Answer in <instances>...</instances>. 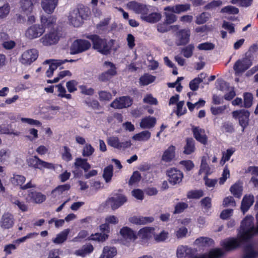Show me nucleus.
I'll return each instance as SVG.
<instances>
[{
  "label": "nucleus",
  "instance_id": "obj_1",
  "mask_svg": "<svg viewBox=\"0 0 258 258\" xmlns=\"http://www.w3.org/2000/svg\"><path fill=\"white\" fill-rule=\"evenodd\" d=\"M86 38L91 40L92 48L103 55H108L111 53L114 40L110 39L109 41L105 38H101L97 34L86 35Z\"/></svg>",
  "mask_w": 258,
  "mask_h": 258
},
{
  "label": "nucleus",
  "instance_id": "obj_2",
  "mask_svg": "<svg viewBox=\"0 0 258 258\" xmlns=\"http://www.w3.org/2000/svg\"><path fill=\"white\" fill-rule=\"evenodd\" d=\"M26 163L29 167L40 171H44L45 169H54L53 164L44 161L36 155L28 158L26 159Z\"/></svg>",
  "mask_w": 258,
  "mask_h": 258
},
{
  "label": "nucleus",
  "instance_id": "obj_3",
  "mask_svg": "<svg viewBox=\"0 0 258 258\" xmlns=\"http://www.w3.org/2000/svg\"><path fill=\"white\" fill-rule=\"evenodd\" d=\"M91 47V44L89 41L82 39H76L70 47V54L74 55L85 52Z\"/></svg>",
  "mask_w": 258,
  "mask_h": 258
},
{
  "label": "nucleus",
  "instance_id": "obj_4",
  "mask_svg": "<svg viewBox=\"0 0 258 258\" xmlns=\"http://www.w3.org/2000/svg\"><path fill=\"white\" fill-rule=\"evenodd\" d=\"M127 201V199L124 195L113 192L112 194V196L107 199L106 203L113 210H115L122 206Z\"/></svg>",
  "mask_w": 258,
  "mask_h": 258
},
{
  "label": "nucleus",
  "instance_id": "obj_5",
  "mask_svg": "<svg viewBox=\"0 0 258 258\" xmlns=\"http://www.w3.org/2000/svg\"><path fill=\"white\" fill-rule=\"evenodd\" d=\"M232 114L233 118L238 119L239 124L242 127V131L244 132L249 124L250 116L249 111L242 109L233 111Z\"/></svg>",
  "mask_w": 258,
  "mask_h": 258
},
{
  "label": "nucleus",
  "instance_id": "obj_6",
  "mask_svg": "<svg viewBox=\"0 0 258 258\" xmlns=\"http://www.w3.org/2000/svg\"><path fill=\"white\" fill-rule=\"evenodd\" d=\"M105 66H109L110 68L100 74L98 76V80L102 82H106L110 81L117 74V69L115 65L110 61H105L104 63Z\"/></svg>",
  "mask_w": 258,
  "mask_h": 258
},
{
  "label": "nucleus",
  "instance_id": "obj_7",
  "mask_svg": "<svg viewBox=\"0 0 258 258\" xmlns=\"http://www.w3.org/2000/svg\"><path fill=\"white\" fill-rule=\"evenodd\" d=\"M169 182L172 185L179 184L183 178V174L181 171L176 168H171L166 171Z\"/></svg>",
  "mask_w": 258,
  "mask_h": 258
},
{
  "label": "nucleus",
  "instance_id": "obj_8",
  "mask_svg": "<svg viewBox=\"0 0 258 258\" xmlns=\"http://www.w3.org/2000/svg\"><path fill=\"white\" fill-rule=\"evenodd\" d=\"M128 8L134 11L137 14L141 15V18L142 19L143 16L149 13V6L138 3L136 1H131L127 4Z\"/></svg>",
  "mask_w": 258,
  "mask_h": 258
},
{
  "label": "nucleus",
  "instance_id": "obj_9",
  "mask_svg": "<svg viewBox=\"0 0 258 258\" xmlns=\"http://www.w3.org/2000/svg\"><path fill=\"white\" fill-rule=\"evenodd\" d=\"M252 64L250 57L245 56L237 60L234 63L233 69L236 74H239L248 70Z\"/></svg>",
  "mask_w": 258,
  "mask_h": 258
},
{
  "label": "nucleus",
  "instance_id": "obj_10",
  "mask_svg": "<svg viewBox=\"0 0 258 258\" xmlns=\"http://www.w3.org/2000/svg\"><path fill=\"white\" fill-rule=\"evenodd\" d=\"M133 103V99L128 96L116 98L110 104V106L115 109H121L130 107Z\"/></svg>",
  "mask_w": 258,
  "mask_h": 258
},
{
  "label": "nucleus",
  "instance_id": "obj_11",
  "mask_svg": "<svg viewBox=\"0 0 258 258\" xmlns=\"http://www.w3.org/2000/svg\"><path fill=\"white\" fill-rule=\"evenodd\" d=\"M190 31L188 28L178 30L175 35V44L177 46H185L190 41Z\"/></svg>",
  "mask_w": 258,
  "mask_h": 258
},
{
  "label": "nucleus",
  "instance_id": "obj_12",
  "mask_svg": "<svg viewBox=\"0 0 258 258\" xmlns=\"http://www.w3.org/2000/svg\"><path fill=\"white\" fill-rule=\"evenodd\" d=\"M38 57V51L35 49H31L24 51L19 59L20 62L25 65H30Z\"/></svg>",
  "mask_w": 258,
  "mask_h": 258
},
{
  "label": "nucleus",
  "instance_id": "obj_13",
  "mask_svg": "<svg viewBox=\"0 0 258 258\" xmlns=\"http://www.w3.org/2000/svg\"><path fill=\"white\" fill-rule=\"evenodd\" d=\"M25 199L29 203L41 204L46 200V196L41 192L30 189L28 191Z\"/></svg>",
  "mask_w": 258,
  "mask_h": 258
},
{
  "label": "nucleus",
  "instance_id": "obj_14",
  "mask_svg": "<svg viewBox=\"0 0 258 258\" xmlns=\"http://www.w3.org/2000/svg\"><path fill=\"white\" fill-rule=\"evenodd\" d=\"M45 32V28L41 25L34 24L29 27L26 31L25 35L30 39L40 37Z\"/></svg>",
  "mask_w": 258,
  "mask_h": 258
},
{
  "label": "nucleus",
  "instance_id": "obj_15",
  "mask_svg": "<svg viewBox=\"0 0 258 258\" xmlns=\"http://www.w3.org/2000/svg\"><path fill=\"white\" fill-rule=\"evenodd\" d=\"M241 241L238 238L230 237L221 241V245L226 251H230L240 247Z\"/></svg>",
  "mask_w": 258,
  "mask_h": 258
},
{
  "label": "nucleus",
  "instance_id": "obj_16",
  "mask_svg": "<svg viewBox=\"0 0 258 258\" xmlns=\"http://www.w3.org/2000/svg\"><path fill=\"white\" fill-rule=\"evenodd\" d=\"M192 132L193 136L195 139L200 143L205 145L208 143V137L205 134V131L204 129L199 126H192Z\"/></svg>",
  "mask_w": 258,
  "mask_h": 258
},
{
  "label": "nucleus",
  "instance_id": "obj_17",
  "mask_svg": "<svg viewBox=\"0 0 258 258\" xmlns=\"http://www.w3.org/2000/svg\"><path fill=\"white\" fill-rule=\"evenodd\" d=\"M258 234L257 228L255 229H240L238 237L241 242H247L255 234Z\"/></svg>",
  "mask_w": 258,
  "mask_h": 258
},
{
  "label": "nucleus",
  "instance_id": "obj_18",
  "mask_svg": "<svg viewBox=\"0 0 258 258\" xmlns=\"http://www.w3.org/2000/svg\"><path fill=\"white\" fill-rule=\"evenodd\" d=\"M59 39L56 32H51L46 34L41 39L42 43L45 46H50L57 43Z\"/></svg>",
  "mask_w": 258,
  "mask_h": 258
},
{
  "label": "nucleus",
  "instance_id": "obj_19",
  "mask_svg": "<svg viewBox=\"0 0 258 258\" xmlns=\"http://www.w3.org/2000/svg\"><path fill=\"white\" fill-rule=\"evenodd\" d=\"M119 233L122 238L130 241H135L138 238L137 234L132 228L124 226L120 229Z\"/></svg>",
  "mask_w": 258,
  "mask_h": 258
},
{
  "label": "nucleus",
  "instance_id": "obj_20",
  "mask_svg": "<svg viewBox=\"0 0 258 258\" xmlns=\"http://www.w3.org/2000/svg\"><path fill=\"white\" fill-rule=\"evenodd\" d=\"M190 9V5L189 4H177L173 6H167L164 8L165 11L171 12L176 14H180L187 12Z\"/></svg>",
  "mask_w": 258,
  "mask_h": 258
},
{
  "label": "nucleus",
  "instance_id": "obj_21",
  "mask_svg": "<svg viewBox=\"0 0 258 258\" xmlns=\"http://www.w3.org/2000/svg\"><path fill=\"white\" fill-rule=\"evenodd\" d=\"M254 202V198L252 195H245L241 201L240 207L241 211L243 213L246 212L253 205Z\"/></svg>",
  "mask_w": 258,
  "mask_h": 258
},
{
  "label": "nucleus",
  "instance_id": "obj_22",
  "mask_svg": "<svg viewBox=\"0 0 258 258\" xmlns=\"http://www.w3.org/2000/svg\"><path fill=\"white\" fill-rule=\"evenodd\" d=\"M58 0H42L41 7L47 13L52 14L58 4Z\"/></svg>",
  "mask_w": 258,
  "mask_h": 258
},
{
  "label": "nucleus",
  "instance_id": "obj_23",
  "mask_svg": "<svg viewBox=\"0 0 258 258\" xmlns=\"http://www.w3.org/2000/svg\"><path fill=\"white\" fill-rule=\"evenodd\" d=\"M229 190L235 198L240 199L243 191L242 181L240 180L236 181L231 186Z\"/></svg>",
  "mask_w": 258,
  "mask_h": 258
},
{
  "label": "nucleus",
  "instance_id": "obj_24",
  "mask_svg": "<svg viewBox=\"0 0 258 258\" xmlns=\"http://www.w3.org/2000/svg\"><path fill=\"white\" fill-rule=\"evenodd\" d=\"M154 219L153 217L133 216L129 218V221L136 225H145L152 222Z\"/></svg>",
  "mask_w": 258,
  "mask_h": 258
},
{
  "label": "nucleus",
  "instance_id": "obj_25",
  "mask_svg": "<svg viewBox=\"0 0 258 258\" xmlns=\"http://www.w3.org/2000/svg\"><path fill=\"white\" fill-rule=\"evenodd\" d=\"M1 226L5 229L11 228L14 223L13 216L9 213H5L1 219Z\"/></svg>",
  "mask_w": 258,
  "mask_h": 258
},
{
  "label": "nucleus",
  "instance_id": "obj_26",
  "mask_svg": "<svg viewBox=\"0 0 258 258\" xmlns=\"http://www.w3.org/2000/svg\"><path fill=\"white\" fill-rule=\"evenodd\" d=\"M258 256V252L254 249L251 243L246 244L243 248L242 258H256Z\"/></svg>",
  "mask_w": 258,
  "mask_h": 258
},
{
  "label": "nucleus",
  "instance_id": "obj_27",
  "mask_svg": "<svg viewBox=\"0 0 258 258\" xmlns=\"http://www.w3.org/2000/svg\"><path fill=\"white\" fill-rule=\"evenodd\" d=\"M156 123V119L153 116H146L142 119L140 122V126L142 128H151L153 127Z\"/></svg>",
  "mask_w": 258,
  "mask_h": 258
},
{
  "label": "nucleus",
  "instance_id": "obj_28",
  "mask_svg": "<svg viewBox=\"0 0 258 258\" xmlns=\"http://www.w3.org/2000/svg\"><path fill=\"white\" fill-rule=\"evenodd\" d=\"M175 147L173 145L170 146L163 153L162 160L166 162H170L175 157Z\"/></svg>",
  "mask_w": 258,
  "mask_h": 258
},
{
  "label": "nucleus",
  "instance_id": "obj_29",
  "mask_svg": "<svg viewBox=\"0 0 258 258\" xmlns=\"http://www.w3.org/2000/svg\"><path fill=\"white\" fill-rule=\"evenodd\" d=\"M185 141L186 144L184 147L183 153L186 155H190L195 151V141L192 138H187Z\"/></svg>",
  "mask_w": 258,
  "mask_h": 258
},
{
  "label": "nucleus",
  "instance_id": "obj_30",
  "mask_svg": "<svg viewBox=\"0 0 258 258\" xmlns=\"http://www.w3.org/2000/svg\"><path fill=\"white\" fill-rule=\"evenodd\" d=\"M56 18L54 16H42L41 17V23L44 28L53 27L56 23Z\"/></svg>",
  "mask_w": 258,
  "mask_h": 258
},
{
  "label": "nucleus",
  "instance_id": "obj_31",
  "mask_svg": "<svg viewBox=\"0 0 258 258\" xmlns=\"http://www.w3.org/2000/svg\"><path fill=\"white\" fill-rule=\"evenodd\" d=\"M74 165L76 168H81L85 172H87L91 168L90 164L88 162L87 159L85 158H77Z\"/></svg>",
  "mask_w": 258,
  "mask_h": 258
},
{
  "label": "nucleus",
  "instance_id": "obj_32",
  "mask_svg": "<svg viewBox=\"0 0 258 258\" xmlns=\"http://www.w3.org/2000/svg\"><path fill=\"white\" fill-rule=\"evenodd\" d=\"M154 231V228L150 227H145L141 228L139 231L137 236L143 239H148L152 237V233Z\"/></svg>",
  "mask_w": 258,
  "mask_h": 258
},
{
  "label": "nucleus",
  "instance_id": "obj_33",
  "mask_svg": "<svg viewBox=\"0 0 258 258\" xmlns=\"http://www.w3.org/2000/svg\"><path fill=\"white\" fill-rule=\"evenodd\" d=\"M20 4L22 11L27 15L30 14L33 9L32 0H21Z\"/></svg>",
  "mask_w": 258,
  "mask_h": 258
},
{
  "label": "nucleus",
  "instance_id": "obj_34",
  "mask_svg": "<svg viewBox=\"0 0 258 258\" xmlns=\"http://www.w3.org/2000/svg\"><path fill=\"white\" fill-rule=\"evenodd\" d=\"M197 245L203 247L213 246L215 244L214 240L207 237H200L195 240Z\"/></svg>",
  "mask_w": 258,
  "mask_h": 258
},
{
  "label": "nucleus",
  "instance_id": "obj_35",
  "mask_svg": "<svg viewBox=\"0 0 258 258\" xmlns=\"http://www.w3.org/2000/svg\"><path fill=\"white\" fill-rule=\"evenodd\" d=\"M93 250L94 247L93 245L89 243L83 245L82 248L77 250L75 251V254L77 255L84 257L87 254L91 253L92 252H93Z\"/></svg>",
  "mask_w": 258,
  "mask_h": 258
},
{
  "label": "nucleus",
  "instance_id": "obj_36",
  "mask_svg": "<svg viewBox=\"0 0 258 258\" xmlns=\"http://www.w3.org/2000/svg\"><path fill=\"white\" fill-rule=\"evenodd\" d=\"M253 220V219L252 216H246L241 221L240 229H256V227H255L254 226Z\"/></svg>",
  "mask_w": 258,
  "mask_h": 258
},
{
  "label": "nucleus",
  "instance_id": "obj_37",
  "mask_svg": "<svg viewBox=\"0 0 258 258\" xmlns=\"http://www.w3.org/2000/svg\"><path fill=\"white\" fill-rule=\"evenodd\" d=\"M116 253L117 250L114 247L105 246L99 258H112Z\"/></svg>",
  "mask_w": 258,
  "mask_h": 258
},
{
  "label": "nucleus",
  "instance_id": "obj_38",
  "mask_svg": "<svg viewBox=\"0 0 258 258\" xmlns=\"http://www.w3.org/2000/svg\"><path fill=\"white\" fill-rule=\"evenodd\" d=\"M161 18V15L159 13H152L146 14L142 19L143 20L151 23H155L158 22Z\"/></svg>",
  "mask_w": 258,
  "mask_h": 258
},
{
  "label": "nucleus",
  "instance_id": "obj_39",
  "mask_svg": "<svg viewBox=\"0 0 258 258\" xmlns=\"http://www.w3.org/2000/svg\"><path fill=\"white\" fill-rule=\"evenodd\" d=\"M69 232V229H64L57 234L56 237L53 240V242L56 244H61L67 240Z\"/></svg>",
  "mask_w": 258,
  "mask_h": 258
},
{
  "label": "nucleus",
  "instance_id": "obj_40",
  "mask_svg": "<svg viewBox=\"0 0 258 258\" xmlns=\"http://www.w3.org/2000/svg\"><path fill=\"white\" fill-rule=\"evenodd\" d=\"M151 137V133L148 131H142L136 134L133 137V139L139 141H148Z\"/></svg>",
  "mask_w": 258,
  "mask_h": 258
},
{
  "label": "nucleus",
  "instance_id": "obj_41",
  "mask_svg": "<svg viewBox=\"0 0 258 258\" xmlns=\"http://www.w3.org/2000/svg\"><path fill=\"white\" fill-rule=\"evenodd\" d=\"M108 237V235L106 233H96L92 234L88 237V240L97 241L98 242H104Z\"/></svg>",
  "mask_w": 258,
  "mask_h": 258
},
{
  "label": "nucleus",
  "instance_id": "obj_42",
  "mask_svg": "<svg viewBox=\"0 0 258 258\" xmlns=\"http://www.w3.org/2000/svg\"><path fill=\"white\" fill-rule=\"evenodd\" d=\"M139 82L142 86L148 85L155 80V77L148 74L142 76L139 79Z\"/></svg>",
  "mask_w": 258,
  "mask_h": 258
},
{
  "label": "nucleus",
  "instance_id": "obj_43",
  "mask_svg": "<svg viewBox=\"0 0 258 258\" xmlns=\"http://www.w3.org/2000/svg\"><path fill=\"white\" fill-rule=\"evenodd\" d=\"M223 251L220 248H216L211 249L208 253H206L207 258H220L224 255Z\"/></svg>",
  "mask_w": 258,
  "mask_h": 258
},
{
  "label": "nucleus",
  "instance_id": "obj_44",
  "mask_svg": "<svg viewBox=\"0 0 258 258\" xmlns=\"http://www.w3.org/2000/svg\"><path fill=\"white\" fill-rule=\"evenodd\" d=\"M11 181L14 185H19L21 187L26 181V177L22 175L14 174Z\"/></svg>",
  "mask_w": 258,
  "mask_h": 258
},
{
  "label": "nucleus",
  "instance_id": "obj_45",
  "mask_svg": "<svg viewBox=\"0 0 258 258\" xmlns=\"http://www.w3.org/2000/svg\"><path fill=\"white\" fill-rule=\"evenodd\" d=\"M113 176V166L109 165L104 168L103 173V177L106 182H108L111 180Z\"/></svg>",
  "mask_w": 258,
  "mask_h": 258
},
{
  "label": "nucleus",
  "instance_id": "obj_46",
  "mask_svg": "<svg viewBox=\"0 0 258 258\" xmlns=\"http://www.w3.org/2000/svg\"><path fill=\"white\" fill-rule=\"evenodd\" d=\"M253 95L252 93L246 92L243 94V106L245 108H249L252 105Z\"/></svg>",
  "mask_w": 258,
  "mask_h": 258
},
{
  "label": "nucleus",
  "instance_id": "obj_47",
  "mask_svg": "<svg viewBox=\"0 0 258 258\" xmlns=\"http://www.w3.org/2000/svg\"><path fill=\"white\" fill-rule=\"evenodd\" d=\"M194 49V45L193 44H189L182 48L181 52L185 57L189 58L192 55Z\"/></svg>",
  "mask_w": 258,
  "mask_h": 258
},
{
  "label": "nucleus",
  "instance_id": "obj_48",
  "mask_svg": "<svg viewBox=\"0 0 258 258\" xmlns=\"http://www.w3.org/2000/svg\"><path fill=\"white\" fill-rule=\"evenodd\" d=\"M204 196V192L202 189L191 190L187 194V198L189 199H199Z\"/></svg>",
  "mask_w": 258,
  "mask_h": 258
},
{
  "label": "nucleus",
  "instance_id": "obj_49",
  "mask_svg": "<svg viewBox=\"0 0 258 258\" xmlns=\"http://www.w3.org/2000/svg\"><path fill=\"white\" fill-rule=\"evenodd\" d=\"M78 13L82 20H85L89 17L90 12L88 8L82 6L78 8Z\"/></svg>",
  "mask_w": 258,
  "mask_h": 258
},
{
  "label": "nucleus",
  "instance_id": "obj_50",
  "mask_svg": "<svg viewBox=\"0 0 258 258\" xmlns=\"http://www.w3.org/2000/svg\"><path fill=\"white\" fill-rule=\"evenodd\" d=\"M210 14L206 12H203L196 18V23L200 25L205 23L210 17Z\"/></svg>",
  "mask_w": 258,
  "mask_h": 258
},
{
  "label": "nucleus",
  "instance_id": "obj_51",
  "mask_svg": "<svg viewBox=\"0 0 258 258\" xmlns=\"http://www.w3.org/2000/svg\"><path fill=\"white\" fill-rule=\"evenodd\" d=\"M220 12L222 13L237 14L239 13V9L232 6H227L221 9Z\"/></svg>",
  "mask_w": 258,
  "mask_h": 258
},
{
  "label": "nucleus",
  "instance_id": "obj_52",
  "mask_svg": "<svg viewBox=\"0 0 258 258\" xmlns=\"http://www.w3.org/2000/svg\"><path fill=\"white\" fill-rule=\"evenodd\" d=\"M60 65L61 63H58L57 61L50 63L48 69L46 72V76L48 78L51 77L53 76L54 71Z\"/></svg>",
  "mask_w": 258,
  "mask_h": 258
},
{
  "label": "nucleus",
  "instance_id": "obj_53",
  "mask_svg": "<svg viewBox=\"0 0 258 258\" xmlns=\"http://www.w3.org/2000/svg\"><path fill=\"white\" fill-rule=\"evenodd\" d=\"M141 175L139 171H134L128 181V184L132 185L139 182L141 180Z\"/></svg>",
  "mask_w": 258,
  "mask_h": 258
},
{
  "label": "nucleus",
  "instance_id": "obj_54",
  "mask_svg": "<svg viewBox=\"0 0 258 258\" xmlns=\"http://www.w3.org/2000/svg\"><path fill=\"white\" fill-rule=\"evenodd\" d=\"M10 12V6L8 3L0 7V18L3 19L8 16Z\"/></svg>",
  "mask_w": 258,
  "mask_h": 258
},
{
  "label": "nucleus",
  "instance_id": "obj_55",
  "mask_svg": "<svg viewBox=\"0 0 258 258\" xmlns=\"http://www.w3.org/2000/svg\"><path fill=\"white\" fill-rule=\"evenodd\" d=\"M94 149L90 144H86L84 147L82 155L84 157H89L94 152Z\"/></svg>",
  "mask_w": 258,
  "mask_h": 258
},
{
  "label": "nucleus",
  "instance_id": "obj_56",
  "mask_svg": "<svg viewBox=\"0 0 258 258\" xmlns=\"http://www.w3.org/2000/svg\"><path fill=\"white\" fill-rule=\"evenodd\" d=\"M71 188L70 184L67 183L62 185H60L55 187L52 190L51 193L54 194L57 192L58 195H60L65 191L69 190Z\"/></svg>",
  "mask_w": 258,
  "mask_h": 258
},
{
  "label": "nucleus",
  "instance_id": "obj_57",
  "mask_svg": "<svg viewBox=\"0 0 258 258\" xmlns=\"http://www.w3.org/2000/svg\"><path fill=\"white\" fill-rule=\"evenodd\" d=\"M202 82V80L200 79V77H197L189 82V87L192 91H197L199 87V85L200 83Z\"/></svg>",
  "mask_w": 258,
  "mask_h": 258
},
{
  "label": "nucleus",
  "instance_id": "obj_58",
  "mask_svg": "<svg viewBox=\"0 0 258 258\" xmlns=\"http://www.w3.org/2000/svg\"><path fill=\"white\" fill-rule=\"evenodd\" d=\"M99 99L100 101H109L112 99V96L111 93L106 91H100L98 92Z\"/></svg>",
  "mask_w": 258,
  "mask_h": 258
},
{
  "label": "nucleus",
  "instance_id": "obj_59",
  "mask_svg": "<svg viewBox=\"0 0 258 258\" xmlns=\"http://www.w3.org/2000/svg\"><path fill=\"white\" fill-rule=\"evenodd\" d=\"M188 208V204L186 203L181 202L176 204L175 206L174 211V214H179L184 211V210Z\"/></svg>",
  "mask_w": 258,
  "mask_h": 258
},
{
  "label": "nucleus",
  "instance_id": "obj_60",
  "mask_svg": "<svg viewBox=\"0 0 258 258\" xmlns=\"http://www.w3.org/2000/svg\"><path fill=\"white\" fill-rule=\"evenodd\" d=\"M108 144L114 148L118 149L120 147L119 146L120 144V141L118 137H111L108 139Z\"/></svg>",
  "mask_w": 258,
  "mask_h": 258
},
{
  "label": "nucleus",
  "instance_id": "obj_61",
  "mask_svg": "<svg viewBox=\"0 0 258 258\" xmlns=\"http://www.w3.org/2000/svg\"><path fill=\"white\" fill-rule=\"evenodd\" d=\"M230 177V171L227 166H226L222 172V177L219 178V183L220 185L223 184L226 180Z\"/></svg>",
  "mask_w": 258,
  "mask_h": 258
},
{
  "label": "nucleus",
  "instance_id": "obj_62",
  "mask_svg": "<svg viewBox=\"0 0 258 258\" xmlns=\"http://www.w3.org/2000/svg\"><path fill=\"white\" fill-rule=\"evenodd\" d=\"M79 88L81 93L85 95L92 96L94 94V89L92 88H88L86 85H80Z\"/></svg>",
  "mask_w": 258,
  "mask_h": 258
},
{
  "label": "nucleus",
  "instance_id": "obj_63",
  "mask_svg": "<svg viewBox=\"0 0 258 258\" xmlns=\"http://www.w3.org/2000/svg\"><path fill=\"white\" fill-rule=\"evenodd\" d=\"M64 152L62 153V159L67 161L69 162L72 160V155L70 153V148L64 146L63 147Z\"/></svg>",
  "mask_w": 258,
  "mask_h": 258
},
{
  "label": "nucleus",
  "instance_id": "obj_64",
  "mask_svg": "<svg viewBox=\"0 0 258 258\" xmlns=\"http://www.w3.org/2000/svg\"><path fill=\"white\" fill-rule=\"evenodd\" d=\"M77 85L78 82L76 80H72L67 83L66 87L69 92L73 93L77 90L76 87Z\"/></svg>",
  "mask_w": 258,
  "mask_h": 258
}]
</instances>
